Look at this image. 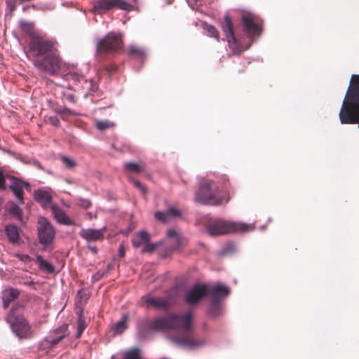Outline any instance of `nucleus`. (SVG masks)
I'll list each match as a JSON object with an SVG mask.
<instances>
[{"label":"nucleus","instance_id":"nucleus-15","mask_svg":"<svg viewBox=\"0 0 359 359\" xmlns=\"http://www.w3.org/2000/svg\"><path fill=\"white\" fill-rule=\"evenodd\" d=\"M106 228L102 227L99 229H81L79 236L88 242L102 241Z\"/></svg>","mask_w":359,"mask_h":359},{"label":"nucleus","instance_id":"nucleus-31","mask_svg":"<svg viewBox=\"0 0 359 359\" xmlns=\"http://www.w3.org/2000/svg\"><path fill=\"white\" fill-rule=\"evenodd\" d=\"M203 29L206 32V34L210 37H214L217 41L219 40V35H218V31L217 29L210 25L205 24L203 26Z\"/></svg>","mask_w":359,"mask_h":359},{"label":"nucleus","instance_id":"nucleus-11","mask_svg":"<svg viewBox=\"0 0 359 359\" xmlns=\"http://www.w3.org/2000/svg\"><path fill=\"white\" fill-rule=\"evenodd\" d=\"M222 29L225 34L228 46L229 48L232 50L234 55H238L250 47V46H248L245 48H243L241 43L237 41L234 34L233 24L231 18L228 15H225L224 18Z\"/></svg>","mask_w":359,"mask_h":359},{"label":"nucleus","instance_id":"nucleus-12","mask_svg":"<svg viewBox=\"0 0 359 359\" xmlns=\"http://www.w3.org/2000/svg\"><path fill=\"white\" fill-rule=\"evenodd\" d=\"M241 19L244 30L250 39H253L261 34L262 28L259 24L257 16L251 13H245Z\"/></svg>","mask_w":359,"mask_h":359},{"label":"nucleus","instance_id":"nucleus-41","mask_svg":"<svg viewBox=\"0 0 359 359\" xmlns=\"http://www.w3.org/2000/svg\"><path fill=\"white\" fill-rule=\"evenodd\" d=\"M118 255L121 257H123L125 256V248L123 244L120 245L118 248Z\"/></svg>","mask_w":359,"mask_h":359},{"label":"nucleus","instance_id":"nucleus-17","mask_svg":"<svg viewBox=\"0 0 359 359\" xmlns=\"http://www.w3.org/2000/svg\"><path fill=\"white\" fill-rule=\"evenodd\" d=\"M181 216V211L175 207H170L166 211H158L155 213V218L162 222H168L173 218Z\"/></svg>","mask_w":359,"mask_h":359},{"label":"nucleus","instance_id":"nucleus-47","mask_svg":"<svg viewBox=\"0 0 359 359\" xmlns=\"http://www.w3.org/2000/svg\"><path fill=\"white\" fill-rule=\"evenodd\" d=\"M16 210H17L16 208H14L13 210V212H15Z\"/></svg>","mask_w":359,"mask_h":359},{"label":"nucleus","instance_id":"nucleus-3","mask_svg":"<svg viewBox=\"0 0 359 359\" xmlns=\"http://www.w3.org/2000/svg\"><path fill=\"white\" fill-rule=\"evenodd\" d=\"M229 194L214 181L204 180L200 182L198 190L195 194V201L205 205H218L227 203Z\"/></svg>","mask_w":359,"mask_h":359},{"label":"nucleus","instance_id":"nucleus-34","mask_svg":"<svg viewBox=\"0 0 359 359\" xmlns=\"http://www.w3.org/2000/svg\"><path fill=\"white\" fill-rule=\"evenodd\" d=\"M128 53L130 55L137 54L141 58L144 55V50L142 48L136 47L135 46H130L128 49Z\"/></svg>","mask_w":359,"mask_h":359},{"label":"nucleus","instance_id":"nucleus-18","mask_svg":"<svg viewBox=\"0 0 359 359\" xmlns=\"http://www.w3.org/2000/svg\"><path fill=\"white\" fill-rule=\"evenodd\" d=\"M51 212L56 221L64 225H74V222L71 219L65 212L56 205L51 206Z\"/></svg>","mask_w":359,"mask_h":359},{"label":"nucleus","instance_id":"nucleus-7","mask_svg":"<svg viewBox=\"0 0 359 359\" xmlns=\"http://www.w3.org/2000/svg\"><path fill=\"white\" fill-rule=\"evenodd\" d=\"M29 187V183L22 182L0 169V189L5 190L9 188L20 203L23 202V188Z\"/></svg>","mask_w":359,"mask_h":359},{"label":"nucleus","instance_id":"nucleus-37","mask_svg":"<svg viewBox=\"0 0 359 359\" xmlns=\"http://www.w3.org/2000/svg\"><path fill=\"white\" fill-rule=\"evenodd\" d=\"M156 247V244L147 243H144V246L143 247L142 252H152Z\"/></svg>","mask_w":359,"mask_h":359},{"label":"nucleus","instance_id":"nucleus-5","mask_svg":"<svg viewBox=\"0 0 359 359\" xmlns=\"http://www.w3.org/2000/svg\"><path fill=\"white\" fill-rule=\"evenodd\" d=\"M6 321L18 337L29 338L32 335L31 326L24 317V309L22 306H14L8 313Z\"/></svg>","mask_w":359,"mask_h":359},{"label":"nucleus","instance_id":"nucleus-23","mask_svg":"<svg viewBox=\"0 0 359 359\" xmlns=\"http://www.w3.org/2000/svg\"><path fill=\"white\" fill-rule=\"evenodd\" d=\"M5 233L9 242L13 244L18 243L20 240L19 229L13 224H8L5 226Z\"/></svg>","mask_w":359,"mask_h":359},{"label":"nucleus","instance_id":"nucleus-30","mask_svg":"<svg viewBox=\"0 0 359 359\" xmlns=\"http://www.w3.org/2000/svg\"><path fill=\"white\" fill-rule=\"evenodd\" d=\"M95 126L97 130L103 131L108 128L114 127L115 124L114 123L108 120H100L96 122Z\"/></svg>","mask_w":359,"mask_h":359},{"label":"nucleus","instance_id":"nucleus-10","mask_svg":"<svg viewBox=\"0 0 359 359\" xmlns=\"http://www.w3.org/2000/svg\"><path fill=\"white\" fill-rule=\"evenodd\" d=\"M121 48V36L115 32L109 33L104 39L100 40L96 46L97 51L100 53L116 52Z\"/></svg>","mask_w":359,"mask_h":359},{"label":"nucleus","instance_id":"nucleus-14","mask_svg":"<svg viewBox=\"0 0 359 359\" xmlns=\"http://www.w3.org/2000/svg\"><path fill=\"white\" fill-rule=\"evenodd\" d=\"M67 80H72L81 84V88L87 91L95 92L97 87L92 80L86 79L83 75L77 72H69L66 75Z\"/></svg>","mask_w":359,"mask_h":359},{"label":"nucleus","instance_id":"nucleus-6","mask_svg":"<svg viewBox=\"0 0 359 359\" xmlns=\"http://www.w3.org/2000/svg\"><path fill=\"white\" fill-rule=\"evenodd\" d=\"M229 292V288L220 283H216L211 287L209 291L210 305L208 311L210 316L216 318L222 313V306L220 302L226 297Z\"/></svg>","mask_w":359,"mask_h":359},{"label":"nucleus","instance_id":"nucleus-4","mask_svg":"<svg viewBox=\"0 0 359 359\" xmlns=\"http://www.w3.org/2000/svg\"><path fill=\"white\" fill-rule=\"evenodd\" d=\"M255 229L253 224L234 222L222 219H214L210 221L207 230L210 236H216L233 232H248Z\"/></svg>","mask_w":359,"mask_h":359},{"label":"nucleus","instance_id":"nucleus-40","mask_svg":"<svg viewBox=\"0 0 359 359\" xmlns=\"http://www.w3.org/2000/svg\"><path fill=\"white\" fill-rule=\"evenodd\" d=\"M49 121L53 126H57L60 123V121L56 116L49 117Z\"/></svg>","mask_w":359,"mask_h":359},{"label":"nucleus","instance_id":"nucleus-28","mask_svg":"<svg viewBox=\"0 0 359 359\" xmlns=\"http://www.w3.org/2000/svg\"><path fill=\"white\" fill-rule=\"evenodd\" d=\"M85 328H86L85 320H84L81 313H80L79 315V317H78V319L76 321V330H77L76 334V338H79L81 336Z\"/></svg>","mask_w":359,"mask_h":359},{"label":"nucleus","instance_id":"nucleus-29","mask_svg":"<svg viewBox=\"0 0 359 359\" xmlns=\"http://www.w3.org/2000/svg\"><path fill=\"white\" fill-rule=\"evenodd\" d=\"M123 359H140V349L134 348L125 352Z\"/></svg>","mask_w":359,"mask_h":359},{"label":"nucleus","instance_id":"nucleus-26","mask_svg":"<svg viewBox=\"0 0 359 359\" xmlns=\"http://www.w3.org/2000/svg\"><path fill=\"white\" fill-rule=\"evenodd\" d=\"M32 7L37 11H48L53 10L55 4L53 1L39 2L32 5Z\"/></svg>","mask_w":359,"mask_h":359},{"label":"nucleus","instance_id":"nucleus-16","mask_svg":"<svg viewBox=\"0 0 359 359\" xmlns=\"http://www.w3.org/2000/svg\"><path fill=\"white\" fill-rule=\"evenodd\" d=\"M67 334V325L64 324L59 328L50 332L46 337V342L49 347H53Z\"/></svg>","mask_w":359,"mask_h":359},{"label":"nucleus","instance_id":"nucleus-36","mask_svg":"<svg viewBox=\"0 0 359 359\" xmlns=\"http://www.w3.org/2000/svg\"><path fill=\"white\" fill-rule=\"evenodd\" d=\"M132 182L133 184V185L142 194H146L147 191V189L145 185H144L143 184H142L140 182L137 181V180H132Z\"/></svg>","mask_w":359,"mask_h":359},{"label":"nucleus","instance_id":"nucleus-45","mask_svg":"<svg viewBox=\"0 0 359 359\" xmlns=\"http://www.w3.org/2000/svg\"><path fill=\"white\" fill-rule=\"evenodd\" d=\"M264 228H265V226H262L260 227V229H261L262 230H264Z\"/></svg>","mask_w":359,"mask_h":359},{"label":"nucleus","instance_id":"nucleus-48","mask_svg":"<svg viewBox=\"0 0 359 359\" xmlns=\"http://www.w3.org/2000/svg\"><path fill=\"white\" fill-rule=\"evenodd\" d=\"M196 1H198V0H195Z\"/></svg>","mask_w":359,"mask_h":359},{"label":"nucleus","instance_id":"nucleus-32","mask_svg":"<svg viewBox=\"0 0 359 359\" xmlns=\"http://www.w3.org/2000/svg\"><path fill=\"white\" fill-rule=\"evenodd\" d=\"M20 27L22 29V31L27 32L29 35L34 36V32H33V24L31 22H25V21H20Z\"/></svg>","mask_w":359,"mask_h":359},{"label":"nucleus","instance_id":"nucleus-1","mask_svg":"<svg viewBox=\"0 0 359 359\" xmlns=\"http://www.w3.org/2000/svg\"><path fill=\"white\" fill-rule=\"evenodd\" d=\"M192 315L187 312L183 315L170 314L149 320L147 326L156 331L175 330L177 336L170 339L176 345L189 350H195L205 346L208 339L204 337H196L191 325Z\"/></svg>","mask_w":359,"mask_h":359},{"label":"nucleus","instance_id":"nucleus-25","mask_svg":"<svg viewBox=\"0 0 359 359\" xmlns=\"http://www.w3.org/2000/svg\"><path fill=\"white\" fill-rule=\"evenodd\" d=\"M128 316L123 315L120 320H118L114 325V332L116 334H121L128 327Z\"/></svg>","mask_w":359,"mask_h":359},{"label":"nucleus","instance_id":"nucleus-22","mask_svg":"<svg viewBox=\"0 0 359 359\" xmlns=\"http://www.w3.org/2000/svg\"><path fill=\"white\" fill-rule=\"evenodd\" d=\"M19 291L14 288H6L2 292V300L4 308H7L11 302L19 296Z\"/></svg>","mask_w":359,"mask_h":359},{"label":"nucleus","instance_id":"nucleus-2","mask_svg":"<svg viewBox=\"0 0 359 359\" xmlns=\"http://www.w3.org/2000/svg\"><path fill=\"white\" fill-rule=\"evenodd\" d=\"M29 52L35 57L44 55L42 59H36L34 64L40 70L50 74H56L61 67L55 43L40 36H32L29 43Z\"/></svg>","mask_w":359,"mask_h":359},{"label":"nucleus","instance_id":"nucleus-13","mask_svg":"<svg viewBox=\"0 0 359 359\" xmlns=\"http://www.w3.org/2000/svg\"><path fill=\"white\" fill-rule=\"evenodd\" d=\"M210 289L205 284L194 285L185 295L186 302L189 305L197 304L205 296L209 297Z\"/></svg>","mask_w":359,"mask_h":359},{"label":"nucleus","instance_id":"nucleus-19","mask_svg":"<svg viewBox=\"0 0 359 359\" xmlns=\"http://www.w3.org/2000/svg\"><path fill=\"white\" fill-rule=\"evenodd\" d=\"M145 303L148 306H152L156 309H165L170 304V299L168 297H147L145 299Z\"/></svg>","mask_w":359,"mask_h":359},{"label":"nucleus","instance_id":"nucleus-8","mask_svg":"<svg viewBox=\"0 0 359 359\" xmlns=\"http://www.w3.org/2000/svg\"><path fill=\"white\" fill-rule=\"evenodd\" d=\"M92 5L93 7L89 11L95 15H102L114 8L124 11L133 9V6L125 0H93Z\"/></svg>","mask_w":359,"mask_h":359},{"label":"nucleus","instance_id":"nucleus-9","mask_svg":"<svg viewBox=\"0 0 359 359\" xmlns=\"http://www.w3.org/2000/svg\"><path fill=\"white\" fill-rule=\"evenodd\" d=\"M55 229L51 223L43 217L38 219L37 235L39 243L43 246L50 245L55 236Z\"/></svg>","mask_w":359,"mask_h":359},{"label":"nucleus","instance_id":"nucleus-43","mask_svg":"<svg viewBox=\"0 0 359 359\" xmlns=\"http://www.w3.org/2000/svg\"><path fill=\"white\" fill-rule=\"evenodd\" d=\"M66 99L69 101L70 102H75V98H74V95L72 94H68L66 95Z\"/></svg>","mask_w":359,"mask_h":359},{"label":"nucleus","instance_id":"nucleus-33","mask_svg":"<svg viewBox=\"0 0 359 359\" xmlns=\"http://www.w3.org/2000/svg\"><path fill=\"white\" fill-rule=\"evenodd\" d=\"M62 162L69 169H72L76 166V162L74 159L63 156L61 157Z\"/></svg>","mask_w":359,"mask_h":359},{"label":"nucleus","instance_id":"nucleus-24","mask_svg":"<svg viewBox=\"0 0 359 359\" xmlns=\"http://www.w3.org/2000/svg\"><path fill=\"white\" fill-rule=\"evenodd\" d=\"M124 171L131 173H140L144 170V166L133 162H127L123 165Z\"/></svg>","mask_w":359,"mask_h":359},{"label":"nucleus","instance_id":"nucleus-20","mask_svg":"<svg viewBox=\"0 0 359 359\" xmlns=\"http://www.w3.org/2000/svg\"><path fill=\"white\" fill-rule=\"evenodd\" d=\"M34 199L41 203L43 208H46L52 201V195L48 190L39 189L34 191Z\"/></svg>","mask_w":359,"mask_h":359},{"label":"nucleus","instance_id":"nucleus-38","mask_svg":"<svg viewBox=\"0 0 359 359\" xmlns=\"http://www.w3.org/2000/svg\"><path fill=\"white\" fill-rule=\"evenodd\" d=\"M142 241H140V239L137 237V236H136V238H134L133 240H132V243H133V247L135 248H139L141 245H142Z\"/></svg>","mask_w":359,"mask_h":359},{"label":"nucleus","instance_id":"nucleus-42","mask_svg":"<svg viewBox=\"0 0 359 359\" xmlns=\"http://www.w3.org/2000/svg\"><path fill=\"white\" fill-rule=\"evenodd\" d=\"M18 257L20 260L23 262H27L30 260V257L28 255H18Z\"/></svg>","mask_w":359,"mask_h":359},{"label":"nucleus","instance_id":"nucleus-27","mask_svg":"<svg viewBox=\"0 0 359 359\" xmlns=\"http://www.w3.org/2000/svg\"><path fill=\"white\" fill-rule=\"evenodd\" d=\"M36 259L39 263V266L41 270H43L48 273H52L54 271L53 266L47 261L44 260L41 255L37 256Z\"/></svg>","mask_w":359,"mask_h":359},{"label":"nucleus","instance_id":"nucleus-21","mask_svg":"<svg viewBox=\"0 0 359 359\" xmlns=\"http://www.w3.org/2000/svg\"><path fill=\"white\" fill-rule=\"evenodd\" d=\"M167 236L169 238L172 239L174 250H178L182 246L184 245L187 240L183 237L181 233L175 229H169L167 232Z\"/></svg>","mask_w":359,"mask_h":359},{"label":"nucleus","instance_id":"nucleus-35","mask_svg":"<svg viewBox=\"0 0 359 359\" xmlns=\"http://www.w3.org/2000/svg\"><path fill=\"white\" fill-rule=\"evenodd\" d=\"M137 236L142 243H147L149 242L150 235L146 231H139Z\"/></svg>","mask_w":359,"mask_h":359},{"label":"nucleus","instance_id":"nucleus-44","mask_svg":"<svg viewBox=\"0 0 359 359\" xmlns=\"http://www.w3.org/2000/svg\"><path fill=\"white\" fill-rule=\"evenodd\" d=\"M93 252H96L97 248L95 247H88Z\"/></svg>","mask_w":359,"mask_h":359},{"label":"nucleus","instance_id":"nucleus-46","mask_svg":"<svg viewBox=\"0 0 359 359\" xmlns=\"http://www.w3.org/2000/svg\"><path fill=\"white\" fill-rule=\"evenodd\" d=\"M133 3H137V0H131Z\"/></svg>","mask_w":359,"mask_h":359},{"label":"nucleus","instance_id":"nucleus-39","mask_svg":"<svg viewBox=\"0 0 359 359\" xmlns=\"http://www.w3.org/2000/svg\"><path fill=\"white\" fill-rule=\"evenodd\" d=\"M81 206L83 208L88 209L91 206V203L89 200H82L81 201Z\"/></svg>","mask_w":359,"mask_h":359}]
</instances>
